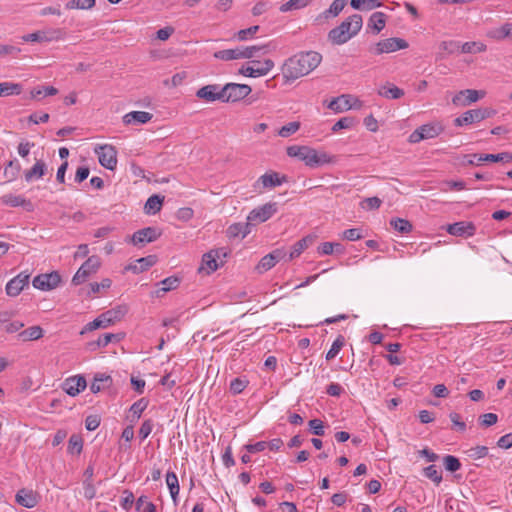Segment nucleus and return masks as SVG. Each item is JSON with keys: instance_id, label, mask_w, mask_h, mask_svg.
I'll return each instance as SVG.
<instances>
[{"instance_id": "11", "label": "nucleus", "mask_w": 512, "mask_h": 512, "mask_svg": "<svg viewBox=\"0 0 512 512\" xmlns=\"http://www.w3.org/2000/svg\"><path fill=\"white\" fill-rule=\"evenodd\" d=\"M278 211L276 202H269L253 209L247 216V220L252 224H260L270 219Z\"/></svg>"}, {"instance_id": "30", "label": "nucleus", "mask_w": 512, "mask_h": 512, "mask_svg": "<svg viewBox=\"0 0 512 512\" xmlns=\"http://www.w3.org/2000/svg\"><path fill=\"white\" fill-rule=\"evenodd\" d=\"M474 158H477V164L482 162H503L509 163L512 161V154L508 152H502L499 154H473Z\"/></svg>"}, {"instance_id": "16", "label": "nucleus", "mask_w": 512, "mask_h": 512, "mask_svg": "<svg viewBox=\"0 0 512 512\" xmlns=\"http://www.w3.org/2000/svg\"><path fill=\"white\" fill-rule=\"evenodd\" d=\"M30 274L26 271L20 272L17 276L12 278L5 287L6 294L11 297L18 296L21 291L28 286Z\"/></svg>"}, {"instance_id": "24", "label": "nucleus", "mask_w": 512, "mask_h": 512, "mask_svg": "<svg viewBox=\"0 0 512 512\" xmlns=\"http://www.w3.org/2000/svg\"><path fill=\"white\" fill-rule=\"evenodd\" d=\"M220 253H222L223 256H226V252H223V249L210 251L204 254L202 257V266L200 267V270L205 269L207 274L216 271L219 267L217 259L220 257Z\"/></svg>"}, {"instance_id": "25", "label": "nucleus", "mask_w": 512, "mask_h": 512, "mask_svg": "<svg viewBox=\"0 0 512 512\" xmlns=\"http://www.w3.org/2000/svg\"><path fill=\"white\" fill-rule=\"evenodd\" d=\"M15 501L25 508H33L38 504V496L32 490L20 489L15 496Z\"/></svg>"}, {"instance_id": "45", "label": "nucleus", "mask_w": 512, "mask_h": 512, "mask_svg": "<svg viewBox=\"0 0 512 512\" xmlns=\"http://www.w3.org/2000/svg\"><path fill=\"white\" fill-rule=\"evenodd\" d=\"M390 225L399 233L407 234L412 231V224L410 221L403 218H393L390 220Z\"/></svg>"}, {"instance_id": "28", "label": "nucleus", "mask_w": 512, "mask_h": 512, "mask_svg": "<svg viewBox=\"0 0 512 512\" xmlns=\"http://www.w3.org/2000/svg\"><path fill=\"white\" fill-rule=\"evenodd\" d=\"M252 224L247 220L246 223H234L227 228L226 234L230 239L234 238H245L250 232V226Z\"/></svg>"}, {"instance_id": "56", "label": "nucleus", "mask_w": 512, "mask_h": 512, "mask_svg": "<svg viewBox=\"0 0 512 512\" xmlns=\"http://www.w3.org/2000/svg\"><path fill=\"white\" fill-rule=\"evenodd\" d=\"M112 285V281L109 278H104L100 283L93 282L90 283V291L87 293L88 296H91V294H97L102 289H109Z\"/></svg>"}, {"instance_id": "35", "label": "nucleus", "mask_w": 512, "mask_h": 512, "mask_svg": "<svg viewBox=\"0 0 512 512\" xmlns=\"http://www.w3.org/2000/svg\"><path fill=\"white\" fill-rule=\"evenodd\" d=\"M378 94L387 99H399L404 95V91L393 84L386 83L378 89Z\"/></svg>"}, {"instance_id": "20", "label": "nucleus", "mask_w": 512, "mask_h": 512, "mask_svg": "<svg viewBox=\"0 0 512 512\" xmlns=\"http://www.w3.org/2000/svg\"><path fill=\"white\" fill-rule=\"evenodd\" d=\"M287 182V176L280 175L277 172L271 171L263 174L255 183L254 187L257 188L261 185L263 188H275Z\"/></svg>"}, {"instance_id": "48", "label": "nucleus", "mask_w": 512, "mask_h": 512, "mask_svg": "<svg viewBox=\"0 0 512 512\" xmlns=\"http://www.w3.org/2000/svg\"><path fill=\"white\" fill-rule=\"evenodd\" d=\"M466 455L472 460H478L489 456V449L486 446H475L465 451Z\"/></svg>"}, {"instance_id": "5", "label": "nucleus", "mask_w": 512, "mask_h": 512, "mask_svg": "<svg viewBox=\"0 0 512 512\" xmlns=\"http://www.w3.org/2000/svg\"><path fill=\"white\" fill-rule=\"evenodd\" d=\"M101 266V261L98 256H90L77 270L72 278V284L77 286L87 281L93 274H95Z\"/></svg>"}, {"instance_id": "49", "label": "nucleus", "mask_w": 512, "mask_h": 512, "mask_svg": "<svg viewBox=\"0 0 512 512\" xmlns=\"http://www.w3.org/2000/svg\"><path fill=\"white\" fill-rule=\"evenodd\" d=\"M117 335L112 333H106L101 335L96 341L88 343L90 350H96L100 347L107 346Z\"/></svg>"}, {"instance_id": "61", "label": "nucleus", "mask_w": 512, "mask_h": 512, "mask_svg": "<svg viewBox=\"0 0 512 512\" xmlns=\"http://www.w3.org/2000/svg\"><path fill=\"white\" fill-rule=\"evenodd\" d=\"M258 31H259L258 25L251 26L247 29L239 30L236 34V38L239 41H246V40L252 38Z\"/></svg>"}, {"instance_id": "54", "label": "nucleus", "mask_w": 512, "mask_h": 512, "mask_svg": "<svg viewBox=\"0 0 512 512\" xmlns=\"http://www.w3.org/2000/svg\"><path fill=\"white\" fill-rule=\"evenodd\" d=\"M309 3V0H289L284 3L280 7L281 12H288L295 9H300L306 7Z\"/></svg>"}, {"instance_id": "34", "label": "nucleus", "mask_w": 512, "mask_h": 512, "mask_svg": "<svg viewBox=\"0 0 512 512\" xmlns=\"http://www.w3.org/2000/svg\"><path fill=\"white\" fill-rule=\"evenodd\" d=\"M44 330L39 325L31 326L18 334L21 341H34L42 338Z\"/></svg>"}, {"instance_id": "13", "label": "nucleus", "mask_w": 512, "mask_h": 512, "mask_svg": "<svg viewBox=\"0 0 512 512\" xmlns=\"http://www.w3.org/2000/svg\"><path fill=\"white\" fill-rule=\"evenodd\" d=\"M64 32L59 28L39 30L22 37L26 42H52L63 39Z\"/></svg>"}, {"instance_id": "59", "label": "nucleus", "mask_w": 512, "mask_h": 512, "mask_svg": "<svg viewBox=\"0 0 512 512\" xmlns=\"http://www.w3.org/2000/svg\"><path fill=\"white\" fill-rule=\"evenodd\" d=\"M275 265L276 263L273 261L272 257L267 254L261 258L258 265L256 266V270L258 273H264L273 268Z\"/></svg>"}, {"instance_id": "7", "label": "nucleus", "mask_w": 512, "mask_h": 512, "mask_svg": "<svg viewBox=\"0 0 512 512\" xmlns=\"http://www.w3.org/2000/svg\"><path fill=\"white\" fill-rule=\"evenodd\" d=\"M274 67L271 59H265L263 62L252 60L247 65H243L239 70L241 75L247 77H261L267 75Z\"/></svg>"}, {"instance_id": "14", "label": "nucleus", "mask_w": 512, "mask_h": 512, "mask_svg": "<svg viewBox=\"0 0 512 512\" xmlns=\"http://www.w3.org/2000/svg\"><path fill=\"white\" fill-rule=\"evenodd\" d=\"M336 161H337L336 156L330 155L324 151H318L311 147L304 163L306 166H308L310 168H318L325 164H334V163H336Z\"/></svg>"}, {"instance_id": "51", "label": "nucleus", "mask_w": 512, "mask_h": 512, "mask_svg": "<svg viewBox=\"0 0 512 512\" xmlns=\"http://www.w3.org/2000/svg\"><path fill=\"white\" fill-rule=\"evenodd\" d=\"M83 448V440L79 435L73 434L68 441V452L80 454Z\"/></svg>"}, {"instance_id": "57", "label": "nucleus", "mask_w": 512, "mask_h": 512, "mask_svg": "<svg viewBox=\"0 0 512 512\" xmlns=\"http://www.w3.org/2000/svg\"><path fill=\"white\" fill-rule=\"evenodd\" d=\"M424 475L437 485L442 481V474L436 465H429L424 469Z\"/></svg>"}, {"instance_id": "21", "label": "nucleus", "mask_w": 512, "mask_h": 512, "mask_svg": "<svg viewBox=\"0 0 512 512\" xmlns=\"http://www.w3.org/2000/svg\"><path fill=\"white\" fill-rule=\"evenodd\" d=\"M196 96L207 102H214L216 100H220L223 102L224 97L222 94V88L220 89L219 85L216 84L206 85L200 88L196 92Z\"/></svg>"}, {"instance_id": "12", "label": "nucleus", "mask_w": 512, "mask_h": 512, "mask_svg": "<svg viewBox=\"0 0 512 512\" xmlns=\"http://www.w3.org/2000/svg\"><path fill=\"white\" fill-rule=\"evenodd\" d=\"M409 44L406 40L398 37L387 38L375 44L371 50L374 54L392 53L398 50L408 48Z\"/></svg>"}, {"instance_id": "46", "label": "nucleus", "mask_w": 512, "mask_h": 512, "mask_svg": "<svg viewBox=\"0 0 512 512\" xmlns=\"http://www.w3.org/2000/svg\"><path fill=\"white\" fill-rule=\"evenodd\" d=\"M347 4V0H334L329 9L323 12L325 18L338 16Z\"/></svg>"}, {"instance_id": "17", "label": "nucleus", "mask_w": 512, "mask_h": 512, "mask_svg": "<svg viewBox=\"0 0 512 512\" xmlns=\"http://www.w3.org/2000/svg\"><path fill=\"white\" fill-rule=\"evenodd\" d=\"M161 236V232L155 227H145L137 230L131 236V242L134 245H144L156 241Z\"/></svg>"}, {"instance_id": "27", "label": "nucleus", "mask_w": 512, "mask_h": 512, "mask_svg": "<svg viewBox=\"0 0 512 512\" xmlns=\"http://www.w3.org/2000/svg\"><path fill=\"white\" fill-rule=\"evenodd\" d=\"M153 115L146 111H132L123 116L126 125L145 124L152 119Z\"/></svg>"}, {"instance_id": "3", "label": "nucleus", "mask_w": 512, "mask_h": 512, "mask_svg": "<svg viewBox=\"0 0 512 512\" xmlns=\"http://www.w3.org/2000/svg\"><path fill=\"white\" fill-rule=\"evenodd\" d=\"M128 313V306L123 304L116 306L106 312H103L93 321L89 322L84 330L81 332L83 334L85 331H93L98 328H107L108 326L114 324L115 322L120 321L126 314Z\"/></svg>"}, {"instance_id": "38", "label": "nucleus", "mask_w": 512, "mask_h": 512, "mask_svg": "<svg viewBox=\"0 0 512 512\" xmlns=\"http://www.w3.org/2000/svg\"><path fill=\"white\" fill-rule=\"evenodd\" d=\"M350 5L355 10L370 11L381 7L382 3L380 0H351Z\"/></svg>"}, {"instance_id": "50", "label": "nucleus", "mask_w": 512, "mask_h": 512, "mask_svg": "<svg viewBox=\"0 0 512 512\" xmlns=\"http://www.w3.org/2000/svg\"><path fill=\"white\" fill-rule=\"evenodd\" d=\"M345 344V339L342 335H339L335 341L332 343L331 345V348L329 349V351L327 352L326 354V360H332L334 359L339 351L342 349V347L344 346Z\"/></svg>"}, {"instance_id": "23", "label": "nucleus", "mask_w": 512, "mask_h": 512, "mask_svg": "<svg viewBox=\"0 0 512 512\" xmlns=\"http://www.w3.org/2000/svg\"><path fill=\"white\" fill-rule=\"evenodd\" d=\"M475 230L476 228L473 223L465 221L449 224L447 227V232L454 236H472Z\"/></svg>"}, {"instance_id": "63", "label": "nucleus", "mask_w": 512, "mask_h": 512, "mask_svg": "<svg viewBox=\"0 0 512 512\" xmlns=\"http://www.w3.org/2000/svg\"><path fill=\"white\" fill-rule=\"evenodd\" d=\"M440 50L448 54L456 53L460 50V43L457 41H443L439 46Z\"/></svg>"}, {"instance_id": "39", "label": "nucleus", "mask_w": 512, "mask_h": 512, "mask_svg": "<svg viewBox=\"0 0 512 512\" xmlns=\"http://www.w3.org/2000/svg\"><path fill=\"white\" fill-rule=\"evenodd\" d=\"M310 149L311 147L309 146L292 145L287 147L286 152L289 157L297 158L298 160L304 162Z\"/></svg>"}, {"instance_id": "6", "label": "nucleus", "mask_w": 512, "mask_h": 512, "mask_svg": "<svg viewBox=\"0 0 512 512\" xmlns=\"http://www.w3.org/2000/svg\"><path fill=\"white\" fill-rule=\"evenodd\" d=\"M495 114L496 111L491 108H478L468 110L454 120V125L457 127L469 125L490 118Z\"/></svg>"}, {"instance_id": "44", "label": "nucleus", "mask_w": 512, "mask_h": 512, "mask_svg": "<svg viewBox=\"0 0 512 512\" xmlns=\"http://www.w3.org/2000/svg\"><path fill=\"white\" fill-rule=\"evenodd\" d=\"M21 170V165L18 160H11L8 162L4 169V176L7 178L8 181L15 180Z\"/></svg>"}, {"instance_id": "40", "label": "nucleus", "mask_w": 512, "mask_h": 512, "mask_svg": "<svg viewBox=\"0 0 512 512\" xmlns=\"http://www.w3.org/2000/svg\"><path fill=\"white\" fill-rule=\"evenodd\" d=\"M312 238L311 237H304L294 243L292 246L291 252L287 258V261H290L298 256L311 244Z\"/></svg>"}, {"instance_id": "52", "label": "nucleus", "mask_w": 512, "mask_h": 512, "mask_svg": "<svg viewBox=\"0 0 512 512\" xmlns=\"http://www.w3.org/2000/svg\"><path fill=\"white\" fill-rule=\"evenodd\" d=\"M58 93V90L53 86H43L31 90V98H39L40 96H53Z\"/></svg>"}, {"instance_id": "36", "label": "nucleus", "mask_w": 512, "mask_h": 512, "mask_svg": "<svg viewBox=\"0 0 512 512\" xmlns=\"http://www.w3.org/2000/svg\"><path fill=\"white\" fill-rule=\"evenodd\" d=\"M112 384V378L110 375L106 374H96L94 380L90 386V390L92 393H98L102 389L109 387Z\"/></svg>"}, {"instance_id": "9", "label": "nucleus", "mask_w": 512, "mask_h": 512, "mask_svg": "<svg viewBox=\"0 0 512 512\" xmlns=\"http://www.w3.org/2000/svg\"><path fill=\"white\" fill-rule=\"evenodd\" d=\"M252 89L247 84L227 83L222 87L223 102H237L251 93Z\"/></svg>"}, {"instance_id": "19", "label": "nucleus", "mask_w": 512, "mask_h": 512, "mask_svg": "<svg viewBox=\"0 0 512 512\" xmlns=\"http://www.w3.org/2000/svg\"><path fill=\"white\" fill-rule=\"evenodd\" d=\"M484 96L483 91H477L473 89H465L459 91L453 98L452 103L455 106H468L473 102L478 101Z\"/></svg>"}, {"instance_id": "42", "label": "nucleus", "mask_w": 512, "mask_h": 512, "mask_svg": "<svg viewBox=\"0 0 512 512\" xmlns=\"http://www.w3.org/2000/svg\"><path fill=\"white\" fill-rule=\"evenodd\" d=\"M22 91V86L19 83L1 82L0 83V97L19 95Z\"/></svg>"}, {"instance_id": "29", "label": "nucleus", "mask_w": 512, "mask_h": 512, "mask_svg": "<svg viewBox=\"0 0 512 512\" xmlns=\"http://www.w3.org/2000/svg\"><path fill=\"white\" fill-rule=\"evenodd\" d=\"M487 36L496 41H502L507 38L512 40V22H506L502 26L490 30Z\"/></svg>"}, {"instance_id": "43", "label": "nucleus", "mask_w": 512, "mask_h": 512, "mask_svg": "<svg viewBox=\"0 0 512 512\" xmlns=\"http://www.w3.org/2000/svg\"><path fill=\"white\" fill-rule=\"evenodd\" d=\"M487 46L482 42H465L460 45L461 53L472 54V53H480L486 51Z\"/></svg>"}, {"instance_id": "2", "label": "nucleus", "mask_w": 512, "mask_h": 512, "mask_svg": "<svg viewBox=\"0 0 512 512\" xmlns=\"http://www.w3.org/2000/svg\"><path fill=\"white\" fill-rule=\"evenodd\" d=\"M363 19L359 14H353L343 20L328 33V41L333 45H342L355 37L362 29Z\"/></svg>"}, {"instance_id": "31", "label": "nucleus", "mask_w": 512, "mask_h": 512, "mask_svg": "<svg viewBox=\"0 0 512 512\" xmlns=\"http://www.w3.org/2000/svg\"><path fill=\"white\" fill-rule=\"evenodd\" d=\"M352 97L350 95H341L334 98L328 104V108L335 112H343L349 110L352 107Z\"/></svg>"}, {"instance_id": "55", "label": "nucleus", "mask_w": 512, "mask_h": 512, "mask_svg": "<svg viewBox=\"0 0 512 512\" xmlns=\"http://www.w3.org/2000/svg\"><path fill=\"white\" fill-rule=\"evenodd\" d=\"M300 128V123L299 122H289L288 124L282 126L279 131H278V135L283 137V138H287L289 137L290 135L296 133Z\"/></svg>"}, {"instance_id": "22", "label": "nucleus", "mask_w": 512, "mask_h": 512, "mask_svg": "<svg viewBox=\"0 0 512 512\" xmlns=\"http://www.w3.org/2000/svg\"><path fill=\"white\" fill-rule=\"evenodd\" d=\"M0 203L9 207H24L27 211L33 210L31 201L21 195L5 194L0 197Z\"/></svg>"}, {"instance_id": "26", "label": "nucleus", "mask_w": 512, "mask_h": 512, "mask_svg": "<svg viewBox=\"0 0 512 512\" xmlns=\"http://www.w3.org/2000/svg\"><path fill=\"white\" fill-rule=\"evenodd\" d=\"M47 171V165L41 159L36 160L34 165L24 172V178L26 182H32L42 178Z\"/></svg>"}, {"instance_id": "53", "label": "nucleus", "mask_w": 512, "mask_h": 512, "mask_svg": "<svg viewBox=\"0 0 512 512\" xmlns=\"http://www.w3.org/2000/svg\"><path fill=\"white\" fill-rule=\"evenodd\" d=\"M95 5V0H71L66 4L67 9H91Z\"/></svg>"}, {"instance_id": "15", "label": "nucleus", "mask_w": 512, "mask_h": 512, "mask_svg": "<svg viewBox=\"0 0 512 512\" xmlns=\"http://www.w3.org/2000/svg\"><path fill=\"white\" fill-rule=\"evenodd\" d=\"M61 281V277L58 272L54 271L47 274H40L36 276L32 284L34 288L42 290V291H49L54 288H56Z\"/></svg>"}, {"instance_id": "62", "label": "nucleus", "mask_w": 512, "mask_h": 512, "mask_svg": "<svg viewBox=\"0 0 512 512\" xmlns=\"http://www.w3.org/2000/svg\"><path fill=\"white\" fill-rule=\"evenodd\" d=\"M162 285L161 290L163 292H168L170 290L176 289L180 284V279L175 276L167 277L160 282Z\"/></svg>"}, {"instance_id": "1", "label": "nucleus", "mask_w": 512, "mask_h": 512, "mask_svg": "<svg viewBox=\"0 0 512 512\" xmlns=\"http://www.w3.org/2000/svg\"><path fill=\"white\" fill-rule=\"evenodd\" d=\"M322 61V55L316 51L299 52L288 58L282 68L283 77L293 81L308 75Z\"/></svg>"}, {"instance_id": "47", "label": "nucleus", "mask_w": 512, "mask_h": 512, "mask_svg": "<svg viewBox=\"0 0 512 512\" xmlns=\"http://www.w3.org/2000/svg\"><path fill=\"white\" fill-rule=\"evenodd\" d=\"M148 400L146 398H141L134 402L129 411L132 413L133 419L131 421L138 420L141 417L142 412L147 408Z\"/></svg>"}, {"instance_id": "41", "label": "nucleus", "mask_w": 512, "mask_h": 512, "mask_svg": "<svg viewBox=\"0 0 512 512\" xmlns=\"http://www.w3.org/2000/svg\"><path fill=\"white\" fill-rule=\"evenodd\" d=\"M166 484L169 488L170 495L174 502H176L178 494H179V481L178 477L174 472H167L166 474Z\"/></svg>"}, {"instance_id": "18", "label": "nucleus", "mask_w": 512, "mask_h": 512, "mask_svg": "<svg viewBox=\"0 0 512 512\" xmlns=\"http://www.w3.org/2000/svg\"><path fill=\"white\" fill-rule=\"evenodd\" d=\"M87 386V382L84 376L76 375L69 377L64 380L62 384V389L69 396H77L80 392H82Z\"/></svg>"}, {"instance_id": "33", "label": "nucleus", "mask_w": 512, "mask_h": 512, "mask_svg": "<svg viewBox=\"0 0 512 512\" xmlns=\"http://www.w3.org/2000/svg\"><path fill=\"white\" fill-rule=\"evenodd\" d=\"M386 24V15L383 12H374L367 23V27L371 29L374 34L380 33Z\"/></svg>"}, {"instance_id": "37", "label": "nucleus", "mask_w": 512, "mask_h": 512, "mask_svg": "<svg viewBox=\"0 0 512 512\" xmlns=\"http://www.w3.org/2000/svg\"><path fill=\"white\" fill-rule=\"evenodd\" d=\"M163 201H164V197H161L159 195L150 196L144 205L145 213H147V214L158 213L162 208Z\"/></svg>"}, {"instance_id": "60", "label": "nucleus", "mask_w": 512, "mask_h": 512, "mask_svg": "<svg viewBox=\"0 0 512 512\" xmlns=\"http://www.w3.org/2000/svg\"><path fill=\"white\" fill-rule=\"evenodd\" d=\"M498 421V416L495 413H485L479 416L478 422L481 427L487 428L494 424H496Z\"/></svg>"}, {"instance_id": "32", "label": "nucleus", "mask_w": 512, "mask_h": 512, "mask_svg": "<svg viewBox=\"0 0 512 512\" xmlns=\"http://www.w3.org/2000/svg\"><path fill=\"white\" fill-rule=\"evenodd\" d=\"M156 263V256L149 255L147 257H142L137 259L133 264H130L127 269L133 271L134 273H141Z\"/></svg>"}, {"instance_id": "8", "label": "nucleus", "mask_w": 512, "mask_h": 512, "mask_svg": "<svg viewBox=\"0 0 512 512\" xmlns=\"http://www.w3.org/2000/svg\"><path fill=\"white\" fill-rule=\"evenodd\" d=\"M443 130V126L439 123L424 124L410 134L408 141L414 144L422 140L432 139L440 135Z\"/></svg>"}, {"instance_id": "58", "label": "nucleus", "mask_w": 512, "mask_h": 512, "mask_svg": "<svg viewBox=\"0 0 512 512\" xmlns=\"http://www.w3.org/2000/svg\"><path fill=\"white\" fill-rule=\"evenodd\" d=\"M443 464L445 469L450 472H455L461 467L459 459L452 455H446L443 458Z\"/></svg>"}, {"instance_id": "4", "label": "nucleus", "mask_w": 512, "mask_h": 512, "mask_svg": "<svg viewBox=\"0 0 512 512\" xmlns=\"http://www.w3.org/2000/svg\"><path fill=\"white\" fill-rule=\"evenodd\" d=\"M262 51L264 53L267 51V45H252L246 47H237L234 49L219 50L214 53V57L222 61L251 59Z\"/></svg>"}, {"instance_id": "10", "label": "nucleus", "mask_w": 512, "mask_h": 512, "mask_svg": "<svg viewBox=\"0 0 512 512\" xmlns=\"http://www.w3.org/2000/svg\"><path fill=\"white\" fill-rule=\"evenodd\" d=\"M99 163L108 170H114L117 166V151L110 144L99 145L94 149Z\"/></svg>"}, {"instance_id": "64", "label": "nucleus", "mask_w": 512, "mask_h": 512, "mask_svg": "<svg viewBox=\"0 0 512 512\" xmlns=\"http://www.w3.org/2000/svg\"><path fill=\"white\" fill-rule=\"evenodd\" d=\"M309 427L312 434L316 436H323L325 434L323 421L320 419H312L309 421Z\"/></svg>"}]
</instances>
